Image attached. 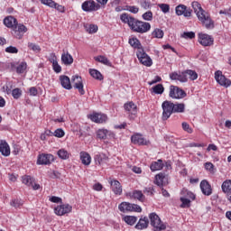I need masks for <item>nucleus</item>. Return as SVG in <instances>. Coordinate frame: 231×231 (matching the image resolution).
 <instances>
[{"label":"nucleus","instance_id":"nucleus-1","mask_svg":"<svg viewBox=\"0 0 231 231\" xmlns=\"http://www.w3.org/2000/svg\"><path fill=\"white\" fill-rule=\"evenodd\" d=\"M120 19L123 23L128 24L133 32H136L137 33H147L151 30V23L138 21L128 14H121Z\"/></svg>","mask_w":231,"mask_h":231},{"label":"nucleus","instance_id":"nucleus-2","mask_svg":"<svg viewBox=\"0 0 231 231\" xmlns=\"http://www.w3.org/2000/svg\"><path fill=\"white\" fill-rule=\"evenodd\" d=\"M196 15L200 21V23L207 28V30H212L214 28V21H212V18H210V14L207 13L205 10H201L198 13H196Z\"/></svg>","mask_w":231,"mask_h":231},{"label":"nucleus","instance_id":"nucleus-3","mask_svg":"<svg viewBox=\"0 0 231 231\" xmlns=\"http://www.w3.org/2000/svg\"><path fill=\"white\" fill-rule=\"evenodd\" d=\"M149 219L152 226L153 227L154 231H162L165 230L167 226L165 224L162 223V218L156 213H151L149 215Z\"/></svg>","mask_w":231,"mask_h":231},{"label":"nucleus","instance_id":"nucleus-4","mask_svg":"<svg viewBox=\"0 0 231 231\" xmlns=\"http://www.w3.org/2000/svg\"><path fill=\"white\" fill-rule=\"evenodd\" d=\"M162 120H169V118H171V115H172L173 113V109H174V103L166 100L163 101L162 104Z\"/></svg>","mask_w":231,"mask_h":231},{"label":"nucleus","instance_id":"nucleus-5","mask_svg":"<svg viewBox=\"0 0 231 231\" xmlns=\"http://www.w3.org/2000/svg\"><path fill=\"white\" fill-rule=\"evenodd\" d=\"M118 208L120 212H142V208L136 204H131L129 202H122Z\"/></svg>","mask_w":231,"mask_h":231},{"label":"nucleus","instance_id":"nucleus-6","mask_svg":"<svg viewBox=\"0 0 231 231\" xmlns=\"http://www.w3.org/2000/svg\"><path fill=\"white\" fill-rule=\"evenodd\" d=\"M136 56L141 64H143V66H147L148 68L152 66V60L151 59V57H149V55H147L143 49H140V51H137Z\"/></svg>","mask_w":231,"mask_h":231},{"label":"nucleus","instance_id":"nucleus-7","mask_svg":"<svg viewBox=\"0 0 231 231\" xmlns=\"http://www.w3.org/2000/svg\"><path fill=\"white\" fill-rule=\"evenodd\" d=\"M169 96L171 97V98L180 99L185 98V97H187V93H185L183 89L178 88L177 86L171 85L170 87Z\"/></svg>","mask_w":231,"mask_h":231},{"label":"nucleus","instance_id":"nucleus-8","mask_svg":"<svg viewBox=\"0 0 231 231\" xmlns=\"http://www.w3.org/2000/svg\"><path fill=\"white\" fill-rule=\"evenodd\" d=\"M27 32L28 28L23 23H16L12 30V33L15 39H21Z\"/></svg>","mask_w":231,"mask_h":231},{"label":"nucleus","instance_id":"nucleus-9","mask_svg":"<svg viewBox=\"0 0 231 231\" xmlns=\"http://www.w3.org/2000/svg\"><path fill=\"white\" fill-rule=\"evenodd\" d=\"M81 8L83 12H97L100 10V5L93 0H88L82 4Z\"/></svg>","mask_w":231,"mask_h":231},{"label":"nucleus","instance_id":"nucleus-10","mask_svg":"<svg viewBox=\"0 0 231 231\" xmlns=\"http://www.w3.org/2000/svg\"><path fill=\"white\" fill-rule=\"evenodd\" d=\"M71 83L74 88L78 89L80 95H85L86 91L84 90V83H82V78L79 75L73 76L71 78Z\"/></svg>","mask_w":231,"mask_h":231},{"label":"nucleus","instance_id":"nucleus-11","mask_svg":"<svg viewBox=\"0 0 231 231\" xmlns=\"http://www.w3.org/2000/svg\"><path fill=\"white\" fill-rule=\"evenodd\" d=\"M215 79L217 82L220 86H224V88H229V86H231V80L226 79V77H225V75H223V72H221L220 70L215 72Z\"/></svg>","mask_w":231,"mask_h":231},{"label":"nucleus","instance_id":"nucleus-12","mask_svg":"<svg viewBox=\"0 0 231 231\" xmlns=\"http://www.w3.org/2000/svg\"><path fill=\"white\" fill-rule=\"evenodd\" d=\"M73 210V207L69 204H62L54 208V212L56 216H64L66 214H69Z\"/></svg>","mask_w":231,"mask_h":231},{"label":"nucleus","instance_id":"nucleus-13","mask_svg":"<svg viewBox=\"0 0 231 231\" xmlns=\"http://www.w3.org/2000/svg\"><path fill=\"white\" fill-rule=\"evenodd\" d=\"M55 159L53 155L48 153H42L38 156L37 164L38 165H50Z\"/></svg>","mask_w":231,"mask_h":231},{"label":"nucleus","instance_id":"nucleus-14","mask_svg":"<svg viewBox=\"0 0 231 231\" xmlns=\"http://www.w3.org/2000/svg\"><path fill=\"white\" fill-rule=\"evenodd\" d=\"M199 42L202 46H212L214 44V38L208 34L199 33Z\"/></svg>","mask_w":231,"mask_h":231},{"label":"nucleus","instance_id":"nucleus-15","mask_svg":"<svg viewBox=\"0 0 231 231\" xmlns=\"http://www.w3.org/2000/svg\"><path fill=\"white\" fill-rule=\"evenodd\" d=\"M125 109L129 113L130 118L134 120L138 113V106H136V105L133 102H128L125 104Z\"/></svg>","mask_w":231,"mask_h":231},{"label":"nucleus","instance_id":"nucleus-16","mask_svg":"<svg viewBox=\"0 0 231 231\" xmlns=\"http://www.w3.org/2000/svg\"><path fill=\"white\" fill-rule=\"evenodd\" d=\"M222 191L226 194L228 202L231 203V180H225L221 186Z\"/></svg>","mask_w":231,"mask_h":231},{"label":"nucleus","instance_id":"nucleus-17","mask_svg":"<svg viewBox=\"0 0 231 231\" xmlns=\"http://www.w3.org/2000/svg\"><path fill=\"white\" fill-rule=\"evenodd\" d=\"M175 12L178 15H184V17H190V15H192V11L184 5H178L175 8Z\"/></svg>","mask_w":231,"mask_h":231},{"label":"nucleus","instance_id":"nucleus-18","mask_svg":"<svg viewBox=\"0 0 231 231\" xmlns=\"http://www.w3.org/2000/svg\"><path fill=\"white\" fill-rule=\"evenodd\" d=\"M171 80H179V82H187V75L185 74V71L183 72H171L170 74Z\"/></svg>","mask_w":231,"mask_h":231},{"label":"nucleus","instance_id":"nucleus-19","mask_svg":"<svg viewBox=\"0 0 231 231\" xmlns=\"http://www.w3.org/2000/svg\"><path fill=\"white\" fill-rule=\"evenodd\" d=\"M200 189L204 196H211L212 195V186L207 180H202L200 182Z\"/></svg>","mask_w":231,"mask_h":231},{"label":"nucleus","instance_id":"nucleus-20","mask_svg":"<svg viewBox=\"0 0 231 231\" xmlns=\"http://www.w3.org/2000/svg\"><path fill=\"white\" fill-rule=\"evenodd\" d=\"M90 120H92V122H95L96 124H104V122H107V116L96 113L90 115Z\"/></svg>","mask_w":231,"mask_h":231},{"label":"nucleus","instance_id":"nucleus-21","mask_svg":"<svg viewBox=\"0 0 231 231\" xmlns=\"http://www.w3.org/2000/svg\"><path fill=\"white\" fill-rule=\"evenodd\" d=\"M132 143H135L137 145H149V141L145 140L141 134H136L131 137Z\"/></svg>","mask_w":231,"mask_h":231},{"label":"nucleus","instance_id":"nucleus-22","mask_svg":"<svg viewBox=\"0 0 231 231\" xmlns=\"http://www.w3.org/2000/svg\"><path fill=\"white\" fill-rule=\"evenodd\" d=\"M17 23V19L12 15H9L4 19L5 26H6V28H10L11 30H14Z\"/></svg>","mask_w":231,"mask_h":231},{"label":"nucleus","instance_id":"nucleus-23","mask_svg":"<svg viewBox=\"0 0 231 231\" xmlns=\"http://www.w3.org/2000/svg\"><path fill=\"white\" fill-rule=\"evenodd\" d=\"M61 62L65 66H71L73 64V56L69 52L63 51L61 54Z\"/></svg>","mask_w":231,"mask_h":231},{"label":"nucleus","instance_id":"nucleus-24","mask_svg":"<svg viewBox=\"0 0 231 231\" xmlns=\"http://www.w3.org/2000/svg\"><path fill=\"white\" fill-rule=\"evenodd\" d=\"M94 160L96 165H104V163L109 162V157H107V155L105 153H98L95 155Z\"/></svg>","mask_w":231,"mask_h":231},{"label":"nucleus","instance_id":"nucleus-25","mask_svg":"<svg viewBox=\"0 0 231 231\" xmlns=\"http://www.w3.org/2000/svg\"><path fill=\"white\" fill-rule=\"evenodd\" d=\"M110 186L114 193H116L117 196L122 194V185L120 184V181L116 180H111Z\"/></svg>","mask_w":231,"mask_h":231},{"label":"nucleus","instance_id":"nucleus-26","mask_svg":"<svg viewBox=\"0 0 231 231\" xmlns=\"http://www.w3.org/2000/svg\"><path fill=\"white\" fill-rule=\"evenodd\" d=\"M149 226V218L147 217H143L139 219L138 223L135 225V228L137 230H145Z\"/></svg>","mask_w":231,"mask_h":231},{"label":"nucleus","instance_id":"nucleus-27","mask_svg":"<svg viewBox=\"0 0 231 231\" xmlns=\"http://www.w3.org/2000/svg\"><path fill=\"white\" fill-rule=\"evenodd\" d=\"M0 152L3 156H8L10 154V145L5 140L0 141Z\"/></svg>","mask_w":231,"mask_h":231},{"label":"nucleus","instance_id":"nucleus-28","mask_svg":"<svg viewBox=\"0 0 231 231\" xmlns=\"http://www.w3.org/2000/svg\"><path fill=\"white\" fill-rule=\"evenodd\" d=\"M60 82L62 86V88H64V89H71V80L69 79V77L62 75L60 76Z\"/></svg>","mask_w":231,"mask_h":231},{"label":"nucleus","instance_id":"nucleus-29","mask_svg":"<svg viewBox=\"0 0 231 231\" xmlns=\"http://www.w3.org/2000/svg\"><path fill=\"white\" fill-rule=\"evenodd\" d=\"M163 161L162 159H159L157 162H152L151 163L150 169L152 172L156 171H162L163 169Z\"/></svg>","mask_w":231,"mask_h":231},{"label":"nucleus","instance_id":"nucleus-30","mask_svg":"<svg viewBox=\"0 0 231 231\" xmlns=\"http://www.w3.org/2000/svg\"><path fill=\"white\" fill-rule=\"evenodd\" d=\"M107 134H109V136H112V137L115 136V134L107 131L106 129H99L97 132V136L100 140H106V138H107Z\"/></svg>","mask_w":231,"mask_h":231},{"label":"nucleus","instance_id":"nucleus-31","mask_svg":"<svg viewBox=\"0 0 231 231\" xmlns=\"http://www.w3.org/2000/svg\"><path fill=\"white\" fill-rule=\"evenodd\" d=\"M80 160H81V163H83V165H90L91 155H89V153H88L86 152H80Z\"/></svg>","mask_w":231,"mask_h":231},{"label":"nucleus","instance_id":"nucleus-32","mask_svg":"<svg viewBox=\"0 0 231 231\" xmlns=\"http://www.w3.org/2000/svg\"><path fill=\"white\" fill-rule=\"evenodd\" d=\"M129 44L132 48H136L138 51H140V50H143V48H142V43H140V40L137 38H131L129 40Z\"/></svg>","mask_w":231,"mask_h":231},{"label":"nucleus","instance_id":"nucleus-33","mask_svg":"<svg viewBox=\"0 0 231 231\" xmlns=\"http://www.w3.org/2000/svg\"><path fill=\"white\" fill-rule=\"evenodd\" d=\"M84 28L88 33H97L98 32V26L96 24L86 23Z\"/></svg>","mask_w":231,"mask_h":231},{"label":"nucleus","instance_id":"nucleus-34","mask_svg":"<svg viewBox=\"0 0 231 231\" xmlns=\"http://www.w3.org/2000/svg\"><path fill=\"white\" fill-rule=\"evenodd\" d=\"M89 73L93 79H96V80H104V76H102V73L100 71L95 69H90Z\"/></svg>","mask_w":231,"mask_h":231},{"label":"nucleus","instance_id":"nucleus-35","mask_svg":"<svg viewBox=\"0 0 231 231\" xmlns=\"http://www.w3.org/2000/svg\"><path fill=\"white\" fill-rule=\"evenodd\" d=\"M173 113H185V104L173 103Z\"/></svg>","mask_w":231,"mask_h":231},{"label":"nucleus","instance_id":"nucleus-36","mask_svg":"<svg viewBox=\"0 0 231 231\" xmlns=\"http://www.w3.org/2000/svg\"><path fill=\"white\" fill-rule=\"evenodd\" d=\"M23 183H24V185H27V187H32V185L35 183V179H33V177L30 175H25L23 177Z\"/></svg>","mask_w":231,"mask_h":231},{"label":"nucleus","instance_id":"nucleus-37","mask_svg":"<svg viewBox=\"0 0 231 231\" xmlns=\"http://www.w3.org/2000/svg\"><path fill=\"white\" fill-rule=\"evenodd\" d=\"M123 219L125 222H126L127 225H130L131 226H133V225H134V223H136V221H138V218L134 216H125V217H124Z\"/></svg>","mask_w":231,"mask_h":231},{"label":"nucleus","instance_id":"nucleus-38","mask_svg":"<svg viewBox=\"0 0 231 231\" xmlns=\"http://www.w3.org/2000/svg\"><path fill=\"white\" fill-rule=\"evenodd\" d=\"M163 180H165V174L159 173L155 176L154 183L158 185V187H162V185H163Z\"/></svg>","mask_w":231,"mask_h":231},{"label":"nucleus","instance_id":"nucleus-39","mask_svg":"<svg viewBox=\"0 0 231 231\" xmlns=\"http://www.w3.org/2000/svg\"><path fill=\"white\" fill-rule=\"evenodd\" d=\"M152 90L155 95H162L163 91H165V88H163V85L158 84L152 88Z\"/></svg>","mask_w":231,"mask_h":231},{"label":"nucleus","instance_id":"nucleus-40","mask_svg":"<svg viewBox=\"0 0 231 231\" xmlns=\"http://www.w3.org/2000/svg\"><path fill=\"white\" fill-rule=\"evenodd\" d=\"M97 62H100L101 64H105V66H111V61L107 60L105 56H97L95 58Z\"/></svg>","mask_w":231,"mask_h":231},{"label":"nucleus","instance_id":"nucleus-41","mask_svg":"<svg viewBox=\"0 0 231 231\" xmlns=\"http://www.w3.org/2000/svg\"><path fill=\"white\" fill-rule=\"evenodd\" d=\"M132 196L134 199H138L139 201H143V199H145V196H143L142 190H134Z\"/></svg>","mask_w":231,"mask_h":231},{"label":"nucleus","instance_id":"nucleus-42","mask_svg":"<svg viewBox=\"0 0 231 231\" xmlns=\"http://www.w3.org/2000/svg\"><path fill=\"white\" fill-rule=\"evenodd\" d=\"M26 68H28V65L25 61H22L17 67H16V73H24L26 71Z\"/></svg>","mask_w":231,"mask_h":231},{"label":"nucleus","instance_id":"nucleus-43","mask_svg":"<svg viewBox=\"0 0 231 231\" xmlns=\"http://www.w3.org/2000/svg\"><path fill=\"white\" fill-rule=\"evenodd\" d=\"M58 156L61 160H68V158H69V152L64 149H60L58 151Z\"/></svg>","mask_w":231,"mask_h":231},{"label":"nucleus","instance_id":"nucleus-44","mask_svg":"<svg viewBox=\"0 0 231 231\" xmlns=\"http://www.w3.org/2000/svg\"><path fill=\"white\" fill-rule=\"evenodd\" d=\"M184 73H185L186 77H187V75L189 76V79L190 80H196L198 79V73L194 70L189 69V70L184 71Z\"/></svg>","mask_w":231,"mask_h":231},{"label":"nucleus","instance_id":"nucleus-45","mask_svg":"<svg viewBox=\"0 0 231 231\" xmlns=\"http://www.w3.org/2000/svg\"><path fill=\"white\" fill-rule=\"evenodd\" d=\"M163 31L158 28L152 32V37H155V39H163Z\"/></svg>","mask_w":231,"mask_h":231},{"label":"nucleus","instance_id":"nucleus-46","mask_svg":"<svg viewBox=\"0 0 231 231\" xmlns=\"http://www.w3.org/2000/svg\"><path fill=\"white\" fill-rule=\"evenodd\" d=\"M23 200L16 199H13L10 202L11 207H14V208H21V207H23Z\"/></svg>","mask_w":231,"mask_h":231},{"label":"nucleus","instance_id":"nucleus-47","mask_svg":"<svg viewBox=\"0 0 231 231\" xmlns=\"http://www.w3.org/2000/svg\"><path fill=\"white\" fill-rule=\"evenodd\" d=\"M28 48H29V50H32L35 53H39L41 51V46H39L38 44L33 43V42H29Z\"/></svg>","mask_w":231,"mask_h":231},{"label":"nucleus","instance_id":"nucleus-48","mask_svg":"<svg viewBox=\"0 0 231 231\" xmlns=\"http://www.w3.org/2000/svg\"><path fill=\"white\" fill-rule=\"evenodd\" d=\"M191 6L195 14H198V12H201L203 10V7H201V4L196 1L192 2Z\"/></svg>","mask_w":231,"mask_h":231},{"label":"nucleus","instance_id":"nucleus-49","mask_svg":"<svg viewBox=\"0 0 231 231\" xmlns=\"http://www.w3.org/2000/svg\"><path fill=\"white\" fill-rule=\"evenodd\" d=\"M158 6L163 14H169V12H171V6L169 4H159Z\"/></svg>","mask_w":231,"mask_h":231},{"label":"nucleus","instance_id":"nucleus-50","mask_svg":"<svg viewBox=\"0 0 231 231\" xmlns=\"http://www.w3.org/2000/svg\"><path fill=\"white\" fill-rule=\"evenodd\" d=\"M180 201L182 203L180 205L181 208H189L190 207V199L181 197Z\"/></svg>","mask_w":231,"mask_h":231},{"label":"nucleus","instance_id":"nucleus-51","mask_svg":"<svg viewBox=\"0 0 231 231\" xmlns=\"http://www.w3.org/2000/svg\"><path fill=\"white\" fill-rule=\"evenodd\" d=\"M12 95H13V97L17 100V98H20L21 96L23 95V91L20 90V88H14L12 90Z\"/></svg>","mask_w":231,"mask_h":231},{"label":"nucleus","instance_id":"nucleus-52","mask_svg":"<svg viewBox=\"0 0 231 231\" xmlns=\"http://www.w3.org/2000/svg\"><path fill=\"white\" fill-rule=\"evenodd\" d=\"M183 39H194L196 37V33L194 32H185L181 34Z\"/></svg>","mask_w":231,"mask_h":231},{"label":"nucleus","instance_id":"nucleus-53","mask_svg":"<svg viewBox=\"0 0 231 231\" xmlns=\"http://www.w3.org/2000/svg\"><path fill=\"white\" fill-rule=\"evenodd\" d=\"M144 21H152V12L148 11L143 14Z\"/></svg>","mask_w":231,"mask_h":231},{"label":"nucleus","instance_id":"nucleus-54","mask_svg":"<svg viewBox=\"0 0 231 231\" xmlns=\"http://www.w3.org/2000/svg\"><path fill=\"white\" fill-rule=\"evenodd\" d=\"M42 5H45L46 6H50V8H53L55 5V1L53 0H41Z\"/></svg>","mask_w":231,"mask_h":231},{"label":"nucleus","instance_id":"nucleus-55","mask_svg":"<svg viewBox=\"0 0 231 231\" xmlns=\"http://www.w3.org/2000/svg\"><path fill=\"white\" fill-rule=\"evenodd\" d=\"M6 53H19V50L16 47L9 46L5 48Z\"/></svg>","mask_w":231,"mask_h":231},{"label":"nucleus","instance_id":"nucleus-56","mask_svg":"<svg viewBox=\"0 0 231 231\" xmlns=\"http://www.w3.org/2000/svg\"><path fill=\"white\" fill-rule=\"evenodd\" d=\"M182 129L186 131V133H189V134H192V128H190V125L188 123H182Z\"/></svg>","mask_w":231,"mask_h":231},{"label":"nucleus","instance_id":"nucleus-57","mask_svg":"<svg viewBox=\"0 0 231 231\" xmlns=\"http://www.w3.org/2000/svg\"><path fill=\"white\" fill-rule=\"evenodd\" d=\"M52 68L55 73H60V71H62V67L59 65V61H56V63H53Z\"/></svg>","mask_w":231,"mask_h":231},{"label":"nucleus","instance_id":"nucleus-58","mask_svg":"<svg viewBox=\"0 0 231 231\" xmlns=\"http://www.w3.org/2000/svg\"><path fill=\"white\" fill-rule=\"evenodd\" d=\"M126 10H128V12H131V14H138L140 9L134 5H133V6L128 5V6H126Z\"/></svg>","mask_w":231,"mask_h":231},{"label":"nucleus","instance_id":"nucleus-59","mask_svg":"<svg viewBox=\"0 0 231 231\" xmlns=\"http://www.w3.org/2000/svg\"><path fill=\"white\" fill-rule=\"evenodd\" d=\"M54 136L57 138H62V136H64V130L60 128L55 130Z\"/></svg>","mask_w":231,"mask_h":231},{"label":"nucleus","instance_id":"nucleus-60","mask_svg":"<svg viewBox=\"0 0 231 231\" xmlns=\"http://www.w3.org/2000/svg\"><path fill=\"white\" fill-rule=\"evenodd\" d=\"M29 93H30L31 97H37L39 91L37 90V88L32 87V88L29 89Z\"/></svg>","mask_w":231,"mask_h":231},{"label":"nucleus","instance_id":"nucleus-61","mask_svg":"<svg viewBox=\"0 0 231 231\" xmlns=\"http://www.w3.org/2000/svg\"><path fill=\"white\" fill-rule=\"evenodd\" d=\"M219 14H220V15L224 14V15H228V17H231V7L228 9L220 10Z\"/></svg>","mask_w":231,"mask_h":231},{"label":"nucleus","instance_id":"nucleus-62","mask_svg":"<svg viewBox=\"0 0 231 231\" xmlns=\"http://www.w3.org/2000/svg\"><path fill=\"white\" fill-rule=\"evenodd\" d=\"M50 201H51V203H62V199H60L59 197L52 196L50 199Z\"/></svg>","mask_w":231,"mask_h":231},{"label":"nucleus","instance_id":"nucleus-63","mask_svg":"<svg viewBox=\"0 0 231 231\" xmlns=\"http://www.w3.org/2000/svg\"><path fill=\"white\" fill-rule=\"evenodd\" d=\"M52 8H55L56 10H58V12H64V6L57 4L54 2V5H53V7Z\"/></svg>","mask_w":231,"mask_h":231},{"label":"nucleus","instance_id":"nucleus-64","mask_svg":"<svg viewBox=\"0 0 231 231\" xmlns=\"http://www.w3.org/2000/svg\"><path fill=\"white\" fill-rule=\"evenodd\" d=\"M50 62H51V64H55L57 61V56L55 55V53H51V56L49 58Z\"/></svg>","mask_w":231,"mask_h":231}]
</instances>
